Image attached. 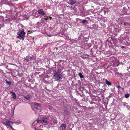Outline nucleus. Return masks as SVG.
I'll return each mask as SVG.
<instances>
[{"label":"nucleus","mask_w":130,"mask_h":130,"mask_svg":"<svg viewBox=\"0 0 130 130\" xmlns=\"http://www.w3.org/2000/svg\"><path fill=\"white\" fill-rule=\"evenodd\" d=\"M62 77L61 74L57 72L54 73V78L56 81H60L62 79Z\"/></svg>","instance_id":"obj_1"},{"label":"nucleus","mask_w":130,"mask_h":130,"mask_svg":"<svg viewBox=\"0 0 130 130\" xmlns=\"http://www.w3.org/2000/svg\"><path fill=\"white\" fill-rule=\"evenodd\" d=\"M4 124L6 126H7L10 127L12 130H15L12 127V125L13 124V122H11L9 120H7L6 122L4 123Z\"/></svg>","instance_id":"obj_2"},{"label":"nucleus","mask_w":130,"mask_h":130,"mask_svg":"<svg viewBox=\"0 0 130 130\" xmlns=\"http://www.w3.org/2000/svg\"><path fill=\"white\" fill-rule=\"evenodd\" d=\"M25 33H18L17 35L18 36H17V38H19L20 39H22V40H24V37Z\"/></svg>","instance_id":"obj_3"},{"label":"nucleus","mask_w":130,"mask_h":130,"mask_svg":"<svg viewBox=\"0 0 130 130\" xmlns=\"http://www.w3.org/2000/svg\"><path fill=\"white\" fill-rule=\"evenodd\" d=\"M33 58V57L32 56L31 57L29 55H28L24 58V61L26 62L30 61Z\"/></svg>","instance_id":"obj_4"},{"label":"nucleus","mask_w":130,"mask_h":130,"mask_svg":"<svg viewBox=\"0 0 130 130\" xmlns=\"http://www.w3.org/2000/svg\"><path fill=\"white\" fill-rule=\"evenodd\" d=\"M34 107L36 109H40L41 107V104L37 103H35L34 104Z\"/></svg>","instance_id":"obj_5"},{"label":"nucleus","mask_w":130,"mask_h":130,"mask_svg":"<svg viewBox=\"0 0 130 130\" xmlns=\"http://www.w3.org/2000/svg\"><path fill=\"white\" fill-rule=\"evenodd\" d=\"M38 13L41 15H45V13L44 12L42 9H39L38 10Z\"/></svg>","instance_id":"obj_6"},{"label":"nucleus","mask_w":130,"mask_h":130,"mask_svg":"<svg viewBox=\"0 0 130 130\" xmlns=\"http://www.w3.org/2000/svg\"><path fill=\"white\" fill-rule=\"evenodd\" d=\"M10 93H12V96L13 98L14 99H16L17 98V96L16 94H15V93L13 91H11Z\"/></svg>","instance_id":"obj_7"},{"label":"nucleus","mask_w":130,"mask_h":130,"mask_svg":"<svg viewBox=\"0 0 130 130\" xmlns=\"http://www.w3.org/2000/svg\"><path fill=\"white\" fill-rule=\"evenodd\" d=\"M44 35L46 36H48L49 37H51L53 35L51 34L50 33H43Z\"/></svg>","instance_id":"obj_8"},{"label":"nucleus","mask_w":130,"mask_h":130,"mask_svg":"<svg viewBox=\"0 0 130 130\" xmlns=\"http://www.w3.org/2000/svg\"><path fill=\"white\" fill-rule=\"evenodd\" d=\"M70 2V5H73L76 3L75 1L74 0H69Z\"/></svg>","instance_id":"obj_9"},{"label":"nucleus","mask_w":130,"mask_h":130,"mask_svg":"<svg viewBox=\"0 0 130 130\" xmlns=\"http://www.w3.org/2000/svg\"><path fill=\"white\" fill-rule=\"evenodd\" d=\"M42 123H46L47 122V119L46 118H44L43 119Z\"/></svg>","instance_id":"obj_10"},{"label":"nucleus","mask_w":130,"mask_h":130,"mask_svg":"<svg viewBox=\"0 0 130 130\" xmlns=\"http://www.w3.org/2000/svg\"><path fill=\"white\" fill-rule=\"evenodd\" d=\"M105 83L108 86H111V83L108 81L107 79L105 80Z\"/></svg>","instance_id":"obj_11"},{"label":"nucleus","mask_w":130,"mask_h":130,"mask_svg":"<svg viewBox=\"0 0 130 130\" xmlns=\"http://www.w3.org/2000/svg\"><path fill=\"white\" fill-rule=\"evenodd\" d=\"M13 123H14L16 125H19L21 123V121H17L15 122H14Z\"/></svg>","instance_id":"obj_12"},{"label":"nucleus","mask_w":130,"mask_h":130,"mask_svg":"<svg viewBox=\"0 0 130 130\" xmlns=\"http://www.w3.org/2000/svg\"><path fill=\"white\" fill-rule=\"evenodd\" d=\"M60 127H62V130L65 129L66 126L64 124H62L60 126Z\"/></svg>","instance_id":"obj_13"},{"label":"nucleus","mask_w":130,"mask_h":130,"mask_svg":"<svg viewBox=\"0 0 130 130\" xmlns=\"http://www.w3.org/2000/svg\"><path fill=\"white\" fill-rule=\"evenodd\" d=\"M19 31L18 32H24V30L23 29L21 28L20 29H19Z\"/></svg>","instance_id":"obj_14"},{"label":"nucleus","mask_w":130,"mask_h":130,"mask_svg":"<svg viewBox=\"0 0 130 130\" xmlns=\"http://www.w3.org/2000/svg\"><path fill=\"white\" fill-rule=\"evenodd\" d=\"M15 109V108L14 107V108L11 109V116H13L14 115V110Z\"/></svg>","instance_id":"obj_15"},{"label":"nucleus","mask_w":130,"mask_h":130,"mask_svg":"<svg viewBox=\"0 0 130 130\" xmlns=\"http://www.w3.org/2000/svg\"><path fill=\"white\" fill-rule=\"evenodd\" d=\"M24 98L26 99L27 100H29L30 98V96L29 95H27L25 96Z\"/></svg>","instance_id":"obj_16"},{"label":"nucleus","mask_w":130,"mask_h":130,"mask_svg":"<svg viewBox=\"0 0 130 130\" xmlns=\"http://www.w3.org/2000/svg\"><path fill=\"white\" fill-rule=\"evenodd\" d=\"M122 105L124 106H126L127 108H128V106L127 105V104L125 102H123L122 103Z\"/></svg>","instance_id":"obj_17"},{"label":"nucleus","mask_w":130,"mask_h":130,"mask_svg":"<svg viewBox=\"0 0 130 130\" xmlns=\"http://www.w3.org/2000/svg\"><path fill=\"white\" fill-rule=\"evenodd\" d=\"M78 75H79V77L81 78H83L84 77L83 75L81 73H79Z\"/></svg>","instance_id":"obj_18"},{"label":"nucleus","mask_w":130,"mask_h":130,"mask_svg":"<svg viewBox=\"0 0 130 130\" xmlns=\"http://www.w3.org/2000/svg\"><path fill=\"white\" fill-rule=\"evenodd\" d=\"M129 95L130 94L129 93L126 94L125 95V97L126 98H127L129 96Z\"/></svg>","instance_id":"obj_19"},{"label":"nucleus","mask_w":130,"mask_h":130,"mask_svg":"<svg viewBox=\"0 0 130 130\" xmlns=\"http://www.w3.org/2000/svg\"><path fill=\"white\" fill-rule=\"evenodd\" d=\"M82 22L83 24H85V23H88V21L86 20H84L82 21Z\"/></svg>","instance_id":"obj_20"},{"label":"nucleus","mask_w":130,"mask_h":130,"mask_svg":"<svg viewBox=\"0 0 130 130\" xmlns=\"http://www.w3.org/2000/svg\"><path fill=\"white\" fill-rule=\"evenodd\" d=\"M37 123H42V121H40V120H37Z\"/></svg>","instance_id":"obj_21"},{"label":"nucleus","mask_w":130,"mask_h":130,"mask_svg":"<svg viewBox=\"0 0 130 130\" xmlns=\"http://www.w3.org/2000/svg\"><path fill=\"white\" fill-rule=\"evenodd\" d=\"M6 83L9 85H10L11 84V82L9 81H7L6 82Z\"/></svg>","instance_id":"obj_22"},{"label":"nucleus","mask_w":130,"mask_h":130,"mask_svg":"<svg viewBox=\"0 0 130 130\" xmlns=\"http://www.w3.org/2000/svg\"><path fill=\"white\" fill-rule=\"evenodd\" d=\"M8 120H9V121H11V120H12V119H11L10 118H9V119H8Z\"/></svg>","instance_id":"obj_23"},{"label":"nucleus","mask_w":130,"mask_h":130,"mask_svg":"<svg viewBox=\"0 0 130 130\" xmlns=\"http://www.w3.org/2000/svg\"><path fill=\"white\" fill-rule=\"evenodd\" d=\"M32 127L33 128H35V130H41V129H38V130H37L36 129V127L35 126H34V127Z\"/></svg>","instance_id":"obj_24"},{"label":"nucleus","mask_w":130,"mask_h":130,"mask_svg":"<svg viewBox=\"0 0 130 130\" xmlns=\"http://www.w3.org/2000/svg\"><path fill=\"white\" fill-rule=\"evenodd\" d=\"M44 18L45 20H48V17H47L46 18L45 17Z\"/></svg>","instance_id":"obj_25"},{"label":"nucleus","mask_w":130,"mask_h":130,"mask_svg":"<svg viewBox=\"0 0 130 130\" xmlns=\"http://www.w3.org/2000/svg\"><path fill=\"white\" fill-rule=\"evenodd\" d=\"M35 122H36L35 121H34L33 122V123L32 124V125L33 126H34V125H35Z\"/></svg>","instance_id":"obj_26"},{"label":"nucleus","mask_w":130,"mask_h":130,"mask_svg":"<svg viewBox=\"0 0 130 130\" xmlns=\"http://www.w3.org/2000/svg\"><path fill=\"white\" fill-rule=\"evenodd\" d=\"M54 123H56L57 122V121L56 120H55L54 121Z\"/></svg>","instance_id":"obj_27"},{"label":"nucleus","mask_w":130,"mask_h":130,"mask_svg":"<svg viewBox=\"0 0 130 130\" xmlns=\"http://www.w3.org/2000/svg\"><path fill=\"white\" fill-rule=\"evenodd\" d=\"M124 46H121V48H123L124 47Z\"/></svg>","instance_id":"obj_28"},{"label":"nucleus","mask_w":130,"mask_h":130,"mask_svg":"<svg viewBox=\"0 0 130 130\" xmlns=\"http://www.w3.org/2000/svg\"><path fill=\"white\" fill-rule=\"evenodd\" d=\"M121 88L123 90H124V88Z\"/></svg>","instance_id":"obj_29"},{"label":"nucleus","mask_w":130,"mask_h":130,"mask_svg":"<svg viewBox=\"0 0 130 130\" xmlns=\"http://www.w3.org/2000/svg\"><path fill=\"white\" fill-rule=\"evenodd\" d=\"M118 88H121V87L120 86H118Z\"/></svg>","instance_id":"obj_30"},{"label":"nucleus","mask_w":130,"mask_h":130,"mask_svg":"<svg viewBox=\"0 0 130 130\" xmlns=\"http://www.w3.org/2000/svg\"><path fill=\"white\" fill-rule=\"evenodd\" d=\"M104 13H106V11H104Z\"/></svg>","instance_id":"obj_31"},{"label":"nucleus","mask_w":130,"mask_h":130,"mask_svg":"<svg viewBox=\"0 0 130 130\" xmlns=\"http://www.w3.org/2000/svg\"><path fill=\"white\" fill-rule=\"evenodd\" d=\"M38 17V16H37L36 17V18H37Z\"/></svg>","instance_id":"obj_32"},{"label":"nucleus","mask_w":130,"mask_h":130,"mask_svg":"<svg viewBox=\"0 0 130 130\" xmlns=\"http://www.w3.org/2000/svg\"><path fill=\"white\" fill-rule=\"evenodd\" d=\"M59 35H60V34H61L62 33H59Z\"/></svg>","instance_id":"obj_33"},{"label":"nucleus","mask_w":130,"mask_h":130,"mask_svg":"<svg viewBox=\"0 0 130 130\" xmlns=\"http://www.w3.org/2000/svg\"><path fill=\"white\" fill-rule=\"evenodd\" d=\"M65 130V129H64V130Z\"/></svg>","instance_id":"obj_34"}]
</instances>
